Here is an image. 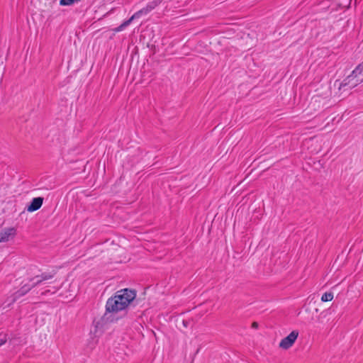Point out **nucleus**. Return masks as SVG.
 Masks as SVG:
<instances>
[{"label": "nucleus", "mask_w": 363, "mask_h": 363, "mask_svg": "<svg viewBox=\"0 0 363 363\" xmlns=\"http://www.w3.org/2000/svg\"><path fill=\"white\" fill-rule=\"evenodd\" d=\"M161 4V1L160 0H152L150 1L146 6L143 7L140 10L135 12L130 18L125 21L123 23H121L119 26L113 29V30L116 33L121 32L127 26H128L135 19L140 18L143 16H146L152 11H153L156 7Z\"/></svg>", "instance_id": "1"}, {"label": "nucleus", "mask_w": 363, "mask_h": 363, "mask_svg": "<svg viewBox=\"0 0 363 363\" xmlns=\"http://www.w3.org/2000/svg\"><path fill=\"white\" fill-rule=\"evenodd\" d=\"M363 62L360 63L341 83L342 86L354 88L363 82Z\"/></svg>", "instance_id": "2"}, {"label": "nucleus", "mask_w": 363, "mask_h": 363, "mask_svg": "<svg viewBox=\"0 0 363 363\" xmlns=\"http://www.w3.org/2000/svg\"><path fill=\"white\" fill-rule=\"evenodd\" d=\"M123 302L118 300L115 294L110 297L106 301V313L101 319L102 324L106 323L108 320L109 318L106 317L107 313H114L125 310V305H123Z\"/></svg>", "instance_id": "3"}, {"label": "nucleus", "mask_w": 363, "mask_h": 363, "mask_svg": "<svg viewBox=\"0 0 363 363\" xmlns=\"http://www.w3.org/2000/svg\"><path fill=\"white\" fill-rule=\"evenodd\" d=\"M114 294L118 301L124 303L123 305H125L126 309L130 303L135 298L136 291L135 289L125 288L116 291Z\"/></svg>", "instance_id": "4"}, {"label": "nucleus", "mask_w": 363, "mask_h": 363, "mask_svg": "<svg viewBox=\"0 0 363 363\" xmlns=\"http://www.w3.org/2000/svg\"><path fill=\"white\" fill-rule=\"evenodd\" d=\"M299 335L297 330H292L286 337L283 338L279 342V347L284 350H288L295 343Z\"/></svg>", "instance_id": "5"}, {"label": "nucleus", "mask_w": 363, "mask_h": 363, "mask_svg": "<svg viewBox=\"0 0 363 363\" xmlns=\"http://www.w3.org/2000/svg\"><path fill=\"white\" fill-rule=\"evenodd\" d=\"M32 286L30 284H24L22 286L18 291H16L15 293H13L9 298L10 303H9V306L16 302L18 298L22 297L23 296L26 295L28 292H29L32 289Z\"/></svg>", "instance_id": "6"}, {"label": "nucleus", "mask_w": 363, "mask_h": 363, "mask_svg": "<svg viewBox=\"0 0 363 363\" xmlns=\"http://www.w3.org/2000/svg\"><path fill=\"white\" fill-rule=\"evenodd\" d=\"M16 234V230L14 228H5L0 231V242H7L10 238H13Z\"/></svg>", "instance_id": "7"}, {"label": "nucleus", "mask_w": 363, "mask_h": 363, "mask_svg": "<svg viewBox=\"0 0 363 363\" xmlns=\"http://www.w3.org/2000/svg\"><path fill=\"white\" fill-rule=\"evenodd\" d=\"M44 199L38 196L33 198L26 207L28 212H34L40 208L43 203Z\"/></svg>", "instance_id": "8"}, {"label": "nucleus", "mask_w": 363, "mask_h": 363, "mask_svg": "<svg viewBox=\"0 0 363 363\" xmlns=\"http://www.w3.org/2000/svg\"><path fill=\"white\" fill-rule=\"evenodd\" d=\"M55 274V273L43 272L40 275L37 274V275H35L33 277L30 278L29 281H34L35 279H38L39 277L41 278V280L46 281V280L53 278Z\"/></svg>", "instance_id": "9"}, {"label": "nucleus", "mask_w": 363, "mask_h": 363, "mask_svg": "<svg viewBox=\"0 0 363 363\" xmlns=\"http://www.w3.org/2000/svg\"><path fill=\"white\" fill-rule=\"evenodd\" d=\"M333 298V292H325L322 295L321 301L323 302L330 301Z\"/></svg>", "instance_id": "10"}, {"label": "nucleus", "mask_w": 363, "mask_h": 363, "mask_svg": "<svg viewBox=\"0 0 363 363\" xmlns=\"http://www.w3.org/2000/svg\"><path fill=\"white\" fill-rule=\"evenodd\" d=\"M82 0H60V5L61 6H71L74 3L81 1Z\"/></svg>", "instance_id": "11"}, {"label": "nucleus", "mask_w": 363, "mask_h": 363, "mask_svg": "<svg viewBox=\"0 0 363 363\" xmlns=\"http://www.w3.org/2000/svg\"><path fill=\"white\" fill-rule=\"evenodd\" d=\"M34 280H35L32 284H30V286H32V288H34L36 286H38L40 285L43 281V280H41V278L39 277L38 279H35Z\"/></svg>", "instance_id": "12"}, {"label": "nucleus", "mask_w": 363, "mask_h": 363, "mask_svg": "<svg viewBox=\"0 0 363 363\" xmlns=\"http://www.w3.org/2000/svg\"><path fill=\"white\" fill-rule=\"evenodd\" d=\"M190 323H191L190 320H182V325H184V328H188L189 326Z\"/></svg>", "instance_id": "13"}, {"label": "nucleus", "mask_w": 363, "mask_h": 363, "mask_svg": "<svg viewBox=\"0 0 363 363\" xmlns=\"http://www.w3.org/2000/svg\"><path fill=\"white\" fill-rule=\"evenodd\" d=\"M258 327H259V324H258V323H257V322H253V323H252V328H255V329H257V328H258Z\"/></svg>", "instance_id": "14"}, {"label": "nucleus", "mask_w": 363, "mask_h": 363, "mask_svg": "<svg viewBox=\"0 0 363 363\" xmlns=\"http://www.w3.org/2000/svg\"><path fill=\"white\" fill-rule=\"evenodd\" d=\"M6 338L0 339V347L6 342Z\"/></svg>", "instance_id": "15"}, {"label": "nucleus", "mask_w": 363, "mask_h": 363, "mask_svg": "<svg viewBox=\"0 0 363 363\" xmlns=\"http://www.w3.org/2000/svg\"><path fill=\"white\" fill-rule=\"evenodd\" d=\"M172 0H160V1H161V4L162 3H167V2H170L172 1Z\"/></svg>", "instance_id": "16"}]
</instances>
